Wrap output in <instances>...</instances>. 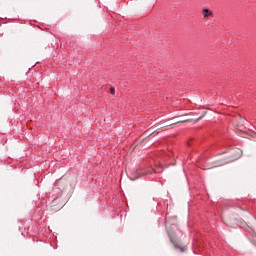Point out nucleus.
Masks as SVG:
<instances>
[{"label":"nucleus","instance_id":"20e7f679","mask_svg":"<svg viewBox=\"0 0 256 256\" xmlns=\"http://www.w3.org/2000/svg\"><path fill=\"white\" fill-rule=\"evenodd\" d=\"M234 151H236L237 153H241V150H239V149H236Z\"/></svg>","mask_w":256,"mask_h":256},{"label":"nucleus","instance_id":"39448f33","mask_svg":"<svg viewBox=\"0 0 256 256\" xmlns=\"http://www.w3.org/2000/svg\"><path fill=\"white\" fill-rule=\"evenodd\" d=\"M255 246H256V243L254 242Z\"/></svg>","mask_w":256,"mask_h":256},{"label":"nucleus","instance_id":"7ed1b4c3","mask_svg":"<svg viewBox=\"0 0 256 256\" xmlns=\"http://www.w3.org/2000/svg\"><path fill=\"white\" fill-rule=\"evenodd\" d=\"M110 93H111V95H115V88H110Z\"/></svg>","mask_w":256,"mask_h":256},{"label":"nucleus","instance_id":"f03ea898","mask_svg":"<svg viewBox=\"0 0 256 256\" xmlns=\"http://www.w3.org/2000/svg\"><path fill=\"white\" fill-rule=\"evenodd\" d=\"M202 15H203L204 19H207V17H211V15H213V13H211V11H209V9L204 8L202 10Z\"/></svg>","mask_w":256,"mask_h":256},{"label":"nucleus","instance_id":"f257e3e1","mask_svg":"<svg viewBox=\"0 0 256 256\" xmlns=\"http://www.w3.org/2000/svg\"><path fill=\"white\" fill-rule=\"evenodd\" d=\"M155 171L151 166H140L137 170L134 171L133 177L131 178L133 181L135 179H139V177H143V175H150Z\"/></svg>","mask_w":256,"mask_h":256}]
</instances>
